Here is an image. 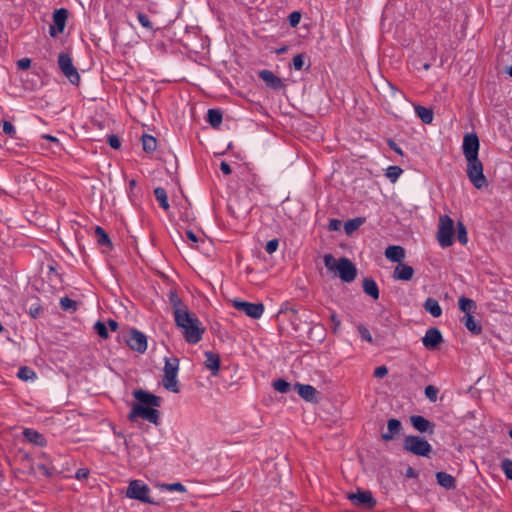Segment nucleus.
<instances>
[{"label": "nucleus", "mask_w": 512, "mask_h": 512, "mask_svg": "<svg viewBox=\"0 0 512 512\" xmlns=\"http://www.w3.org/2000/svg\"><path fill=\"white\" fill-rule=\"evenodd\" d=\"M133 397L137 402L133 403L132 409L128 414V420L134 422L137 418H142L158 425L160 412L156 407L161 406V398L142 389L134 390Z\"/></svg>", "instance_id": "f257e3e1"}, {"label": "nucleus", "mask_w": 512, "mask_h": 512, "mask_svg": "<svg viewBox=\"0 0 512 512\" xmlns=\"http://www.w3.org/2000/svg\"><path fill=\"white\" fill-rule=\"evenodd\" d=\"M174 320L187 343L196 344L202 339L205 328L201 326L199 319L195 315L189 311L182 314L177 313Z\"/></svg>", "instance_id": "f03ea898"}, {"label": "nucleus", "mask_w": 512, "mask_h": 512, "mask_svg": "<svg viewBox=\"0 0 512 512\" xmlns=\"http://www.w3.org/2000/svg\"><path fill=\"white\" fill-rule=\"evenodd\" d=\"M178 370L179 359L177 357H166L162 384L165 389L173 393L179 392V383L177 380Z\"/></svg>", "instance_id": "7ed1b4c3"}, {"label": "nucleus", "mask_w": 512, "mask_h": 512, "mask_svg": "<svg viewBox=\"0 0 512 512\" xmlns=\"http://www.w3.org/2000/svg\"><path fill=\"white\" fill-rule=\"evenodd\" d=\"M403 450L421 457H429L432 452L431 444L423 437L408 435L403 439Z\"/></svg>", "instance_id": "20e7f679"}, {"label": "nucleus", "mask_w": 512, "mask_h": 512, "mask_svg": "<svg viewBox=\"0 0 512 512\" xmlns=\"http://www.w3.org/2000/svg\"><path fill=\"white\" fill-rule=\"evenodd\" d=\"M467 176L476 189L488 186V180L483 173V164L479 158L467 159Z\"/></svg>", "instance_id": "39448f33"}, {"label": "nucleus", "mask_w": 512, "mask_h": 512, "mask_svg": "<svg viewBox=\"0 0 512 512\" xmlns=\"http://www.w3.org/2000/svg\"><path fill=\"white\" fill-rule=\"evenodd\" d=\"M454 222L448 215H442L439 218V228L437 239L442 247H449L453 244Z\"/></svg>", "instance_id": "423d86ee"}, {"label": "nucleus", "mask_w": 512, "mask_h": 512, "mask_svg": "<svg viewBox=\"0 0 512 512\" xmlns=\"http://www.w3.org/2000/svg\"><path fill=\"white\" fill-rule=\"evenodd\" d=\"M149 487L140 480H133L129 483L126 491V496L131 499L139 500L147 504H158L150 496Z\"/></svg>", "instance_id": "0eeeda50"}, {"label": "nucleus", "mask_w": 512, "mask_h": 512, "mask_svg": "<svg viewBox=\"0 0 512 512\" xmlns=\"http://www.w3.org/2000/svg\"><path fill=\"white\" fill-rule=\"evenodd\" d=\"M58 65L62 73L69 79L72 84L78 85L80 82V75L77 69L73 66L71 57L66 53H60L58 56Z\"/></svg>", "instance_id": "6e6552de"}, {"label": "nucleus", "mask_w": 512, "mask_h": 512, "mask_svg": "<svg viewBox=\"0 0 512 512\" xmlns=\"http://www.w3.org/2000/svg\"><path fill=\"white\" fill-rule=\"evenodd\" d=\"M232 304L235 309L245 313L252 319H259L264 313V305L262 303H250L240 300H233Z\"/></svg>", "instance_id": "1a4fd4ad"}, {"label": "nucleus", "mask_w": 512, "mask_h": 512, "mask_svg": "<svg viewBox=\"0 0 512 512\" xmlns=\"http://www.w3.org/2000/svg\"><path fill=\"white\" fill-rule=\"evenodd\" d=\"M339 277L342 281L350 283L357 276V269L355 265L345 257H342L337 262V270Z\"/></svg>", "instance_id": "9d476101"}, {"label": "nucleus", "mask_w": 512, "mask_h": 512, "mask_svg": "<svg viewBox=\"0 0 512 512\" xmlns=\"http://www.w3.org/2000/svg\"><path fill=\"white\" fill-rule=\"evenodd\" d=\"M347 498L355 505L371 509L376 505L372 493L367 490L358 489L357 493H348Z\"/></svg>", "instance_id": "9b49d317"}, {"label": "nucleus", "mask_w": 512, "mask_h": 512, "mask_svg": "<svg viewBox=\"0 0 512 512\" xmlns=\"http://www.w3.org/2000/svg\"><path fill=\"white\" fill-rule=\"evenodd\" d=\"M479 139L478 136L475 133H468L464 136L463 139V155L465 159H473V158H479Z\"/></svg>", "instance_id": "f8f14e48"}, {"label": "nucleus", "mask_w": 512, "mask_h": 512, "mask_svg": "<svg viewBox=\"0 0 512 512\" xmlns=\"http://www.w3.org/2000/svg\"><path fill=\"white\" fill-rule=\"evenodd\" d=\"M126 343L132 350L139 353H144L147 349L146 336L136 329H131L129 337L126 339Z\"/></svg>", "instance_id": "ddd939ff"}, {"label": "nucleus", "mask_w": 512, "mask_h": 512, "mask_svg": "<svg viewBox=\"0 0 512 512\" xmlns=\"http://www.w3.org/2000/svg\"><path fill=\"white\" fill-rule=\"evenodd\" d=\"M443 342V336L438 328H429L425 336L422 338V343L428 350H435Z\"/></svg>", "instance_id": "4468645a"}, {"label": "nucleus", "mask_w": 512, "mask_h": 512, "mask_svg": "<svg viewBox=\"0 0 512 512\" xmlns=\"http://www.w3.org/2000/svg\"><path fill=\"white\" fill-rule=\"evenodd\" d=\"M68 12L66 9L61 8L55 10L53 13V25L50 26V35L56 37L57 34L62 33L65 28Z\"/></svg>", "instance_id": "2eb2a0df"}, {"label": "nucleus", "mask_w": 512, "mask_h": 512, "mask_svg": "<svg viewBox=\"0 0 512 512\" xmlns=\"http://www.w3.org/2000/svg\"><path fill=\"white\" fill-rule=\"evenodd\" d=\"M294 390L297 391L299 396L305 401L317 403L319 392L311 385L296 383Z\"/></svg>", "instance_id": "dca6fc26"}, {"label": "nucleus", "mask_w": 512, "mask_h": 512, "mask_svg": "<svg viewBox=\"0 0 512 512\" xmlns=\"http://www.w3.org/2000/svg\"><path fill=\"white\" fill-rule=\"evenodd\" d=\"M410 422L412 426L420 433L432 434L434 432L435 424L427 420L423 416L412 415L410 417Z\"/></svg>", "instance_id": "f3484780"}, {"label": "nucleus", "mask_w": 512, "mask_h": 512, "mask_svg": "<svg viewBox=\"0 0 512 512\" xmlns=\"http://www.w3.org/2000/svg\"><path fill=\"white\" fill-rule=\"evenodd\" d=\"M259 77L265 82V84L274 90H280L285 88V84L270 70H262L259 72Z\"/></svg>", "instance_id": "a211bd4d"}, {"label": "nucleus", "mask_w": 512, "mask_h": 512, "mask_svg": "<svg viewBox=\"0 0 512 512\" xmlns=\"http://www.w3.org/2000/svg\"><path fill=\"white\" fill-rule=\"evenodd\" d=\"M402 430V423L400 420L396 418H391L387 422V432L383 433L381 435L382 440L384 441H391L393 440L397 435L400 434Z\"/></svg>", "instance_id": "6ab92c4d"}, {"label": "nucleus", "mask_w": 512, "mask_h": 512, "mask_svg": "<svg viewBox=\"0 0 512 512\" xmlns=\"http://www.w3.org/2000/svg\"><path fill=\"white\" fill-rule=\"evenodd\" d=\"M413 275V267L405 263H399L393 271V278L395 280L410 281Z\"/></svg>", "instance_id": "aec40b11"}, {"label": "nucleus", "mask_w": 512, "mask_h": 512, "mask_svg": "<svg viewBox=\"0 0 512 512\" xmlns=\"http://www.w3.org/2000/svg\"><path fill=\"white\" fill-rule=\"evenodd\" d=\"M206 360L205 367L211 371V375L216 376L220 368V357L217 353L207 351L205 352Z\"/></svg>", "instance_id": "412c9836"}, {"label": "nucleus", "mask_w": 512, "mask_h": 512, "mask_svg": "<svg viewBox=\"0 0 512 512\" xmlns=\"http://www.w3.org/2000/svg\"><path fill=\"white\" fill-rule=\"evenodd\" d=\"M385 256L392 262L402 263V260L405 258V250L403 247L398 245L388 246L385 250Z\"/></svg>", "instance_id": "4be33fe9"}, {"label": "nucleus", "mask_w": 512, "mask_h": 512, "mask_svg": "<svg viewBox=\"0 0 512 512\" xmlns=\"http://www.w3.org/2000/svg\"><path fill=\"white\" fill-rule=\"evenodd\" d=\"M169 302L173 308V315L174 317L177 315V313H184L189 311L187 306L183 303V301L179 298L176 291H170L169 293Z\"/></svg>", "instance_id": "5701e85b"}, {"label": "nucleus", "mask_w": 512, "mask_h": 512, "mask_svg": "<svg viewBox=\"0 0 512 512\" xmlns=\"http://www.w3.org/2000/svg\"><path fill=\"white\" fill-rule=\"evenodd\" d=\"M363 291L374 300L379 298V289L377 283L372 278H365L362 283Z\"/></svg>", "instance_id": "b1692460"}, {"label": "nucleus", "mask_w": 512, "mask_h": 512, "mask_svg": "<svg viewBox=\"0 0 512 512\" xmlns=\"http://www.w3.org/2000/svg\"><path fill=\"white\" fill-rule=\"evenodd\" d=\"M437 483L445 489H454L456 487L455 478L446 472L436 473Z\"/></svg>", "instance_id": "393cba45"}, {"label": "nucleus", "mask_w": 512, "mask_h": 512, "mask_svg": "<svg viewBox=\"0 0 512 512\" xmlns=\"http://www.w3.org/2000/svg\"><path fill=\"white\" fill-rule=\"evenodd\" d=\"M425 311L430 313L433 317H440L442 314V308L439 305V302L434 298H427L423 304Z\"/></svg>", "instance_id": "a878e982"}, {"label": "nucleus", "mask_w": 512, "mask_h": 512, "mask_svg": "<svg viewBox=\"0 0 512 512\" xmlns=\"http://www.w3.org/2000/svg\"><path fill=\"white\" fill-rule=\"evenodd\" d=\"M24 437L31 443L44 446L45 438L42 434L38 433L36 430L26 428L23 431Z\"/></svg>", "instance_id": "bb28decb"}, {"label": "nucleus", "mask_w": 512, "mask_h": 512, "mask_svg": "<svg viewBox=\"0 0 512 512\" xmlns=\"http://www.w3.org/2000/svg\"><path fill=\"white\" fill-rule=\"evenodd\" d=\"M416 115L421 119V121L425 124H430L433 121L434 113L430 108H426L421 105H415Z\"/></svg>", "instance_id": "cd10ccee"}, {"label": "nucleus", "mask_w": 512, "mask_h": 512, "mask_svg": "<svg viewBox=\"0 0 512 512\" xmlns=\"http://www.w3.org/2000/svg\"><path fill=\"white\" fill-rule=\"evenodd\" d=\"M462 321L464 322L465 327L474 335H479L482 332L481 325L474 319L471 314L464 315Z\"/></svg>", "instance_id": "c85d7f7f"}, {"label": "nucleus", "mask_w": 512, "mask_h": 512, "mask_svg": "<svg viewBox=\"0 0 512 512\" xmlns=\"http://www.w3.org/2000/svg\"><path fill=\"white\" fill-rule=\"evenodd\" d=\"M459 309L465 313V315H470L471 312H474L476 309V303L467 297H460L458 301Z\"/></svg>", "instance_id": "c756f323"}, {"label": "nucleus", "mask_w": 512, "mask_h": 512, "mask_svg": "<svg viewBox=\"0 0 512 512\" xmlns=\"http://www.w3.org/2000/svg\"><path fill=\"white\" fill-rule=\"evenodd\" d=\"M222 112L218 109H209L207 113V121L213 128H218L222 123Z\"/></svg>", "instance_id": "7c9ffc66"}, {"label": "nucleus", "mask_w": 512, "mask_h": 512, "mask_svg": "<svg viewBox=\"0 0 512 512\" xmlns=\"http://www.w3.org/2000/svg\"><path fill=\"white\" fill-rule=\"evenodd\" d=\"M143 150L146 153H151L156 150L157 147V141L156 139L148 134H143L141 137Z\"/></svg>", "instance_id": "2f4dec72"}, {"label": "nucleus", "mask_w": 512, "mask_h": 512, "mask_svg": "<svg viewBox=\"0 0 512 512\" xmlns=\"http://www.w3.org/2000/svg\"><path fill=\"white\" fill-rule=\"evenodd\" d=\"M154 195H155L157 201L159 202L160 206L164 210H168L169 202H168V195H167L166 190L162 187H157L154 189Z\"/></svg>", "instance_id": "473e14b6"}, {"label": "nucleus", "mask_w": 512, "mask_h": 512, "mask_svg": "<svg viewBox=\"0 0 512 512\" xmlns=\"http://www.w3.org/2000/svg\"><path fill=\"white\" fill-rule=\"evenodd\" d=\"M95 235L97 237V242L99 245L112 247V242H111L108 234L105 232V230L102 227L96 226Z\"/></svg>", "instance_id": "72a5a7b5"}, {"label": "nucleus", "mask_w": 512, "mask_h": 512, "mask_svg": "<svg viewBox=\"0 0 512 512\" xmlns=\"http://www.w3.org/2000/svg\"><path fill=\"white\" fill-rule=\"evenodd\" d=\"M364 223L363 218H354L348 220L344 224V230L347 235H351L354 231H356L362 224Z\"/></svg>", "instance_id": "f704fd0d"}, {"label": "nucleus", "mask_w": 512, "mask_h": 512, "mask_svg": "<svg viewBox=\"0 0 512 512\" xmlns=\"http://www.w3.org/2000/svg\"><path fill=\"white\" fill-rule=\"evenodd\" d=\"M60 307L64 311H69L71 313L75 312L78 307V303L69 297H62L60 299Z\"/></svg>", "instance_id": "c9c22d12"}, {"label": "nucleus", "mask_w": 512, "mask_h": 512, "mask_svg": "<svg viewBox=\"0 0 512 512\" xmlns=\"http://www.w3.org/2000/svg\"><path fill=\"white\" fill-rule=\"evenodd\" d=\"M19 379L23 381L36 378V373L27 366L20 367L17 373Z\"/></svg>", "instance_id": "e433bc0d"}, {"label": "nucleus", "mask_w": 512, "mask_h": 512, "mask_svg": "<svg viewBox=\"0 0 512 512\" xmlns=\"http://www.w3.org/2000/svg\"><path fill=\"white\" fill-rule=\"evenodd\" d=\"M402 172L403 170L399 166H389L385 175L392 183H395Z\"/></svg>", "instance_id": "4c0bfd02"}, {"label": "nucleus", "mask_w": 512, "mask_h": 512, "mask_svg": "<svg viewBox=\"0 0 512 512\" xmlns=\"http://www.w3.org/2000/svg\"><path fill=\"white\" fill-rule=\"evenodd\" d=\"M457 239L462 245L468 242L467 230L461 221L457 222Z\"/></svg>", "instance_id": "58836bf2"}, {"label": "nucleus", "mask_w": 512, "mask_h": 512, "mask_svg": "<svg viewBox=\"0 0 512 512\" xmlns=\"http://www.w3.org/2000/svg\"><path fill=\"white\" fill-rule=\"evenodd\" d=\"M273 388L280 393H287L291 389V384L284 379H277L273 382Z\"/></svg>", "instance_id": "ea45409f"}, {"label": "nucleus", "mask_w": 512, "mask_h": 512, "mask_svg": "<svg viewBox=\"0 0 512 512\" xmlns=\"http://www.w3.org/2000/svg\"><path fill=\"white\" fill-rule=\"evenodd\" d=\"M323 260H324L325 267L329 271L335 272L337 270V262L332 254H325L323 257Z\"/></svg>", "instance_id": "a19ab883"}, {"label": "nucleus", "mask_w": 512, "mask_h": 512, "mask_svg": "<svg viewBox=\"0 0 512 512\" xmlns=\"http://www.w3.org/2000/svg\"><path fill=\"white\" fill-rule=\"evenodd\" d=\"M94 329L101 338L107 339L109 337L108 329L105 323L97 321L94 324Z\"/></svg>", "instance_id": "79ce46f5"}, {"label": "nucleus", "mask_w": 512, "mask_h": 512, "mask_svg": "<svg viewBox=\"0 0 512 512\" xmlns=\"http://www.w3.org/2000/svg\"><path fill=\"white\" fill-rule=\"evenodd\" d=\"M438 388L433 386V385H428L426 388H425V396L431 401V402H435L437 400V395H438Z\"/></svg>", "instance_id": "37998d69"}, {"label": "nucleus", "mask_w": 512, "mask_h": 512, "mask_svg": "<svg viewBox=\"0 0 512 512\" xmlns=\"http://www.w3.org/2000/svg\"><path fill=\"white\" fill-rule=\"evenodd\" d=\"M501 467L506 477L512 480V460L505 458L501 463Z\"/></svg>", "instance_id": "c03bdc74"}, {"label": "nucleus", "mask_w": 512, "mask_h": 512, "mask_svg": "<svg viewBox=\"0 0 512 512\" xmlns=\"http://www.w3.org/2000/svg\"><path fill=\"white\" fill-rule=\"evenodd\" d=\"M35 469L37 471H39L41 474H43V475H45L47 477L52 476L53 473H54V468L49 467V466H47L45 464L38 463V464L35 465Z\"/></svg>", "instance_id": "a18cd8bd"}, {"label": "nucleus", "mask_w": 512, "mask_h": 512, "mask_svg": "<svg viewBox=\"0 0 512 512\" xmlns=\"http://www.w3.org/2000/svg\"><path fill=\"white\" fill-rule=\"evenodd\" d=\"M358 331L360 333V336L363 340L367 341V342H372L373 339H372V335L370 333V331L368 330L367 327H365L364 325L360 324L358 325Z\"/></svg>", "instance_id": "49530a36"}, {"label": "nucleus", "mask_w": 512, "mask_h": 512, "mask_svg": "<svg viewBox=\"0 0 512 512\" xmlns=\"http://www.w3.org/2000/svg\"><path fill=\"white\" fill-rule=\"evenodd\" d=\"M137 18L143 27L147 29H153V24L146 14L140 12L138 13Z\"/></svg>", "instance_id": "de8ad7c7"}, {"label": "nucleus", "mask_w": 512, "mask_h": 512, "mask_svg": "<svg viewBox=\"0 0 512 512\" xmlns=\"http://www.w3.org/2000/svg\"><path fill=\"white\" fill-rule=\"evenodd\" d=\"M163 487L169 491H178V492H185L186 488L183 484L180 482L171 483V484H165Z\"/></svg>", "instance_id": "09e8293b"}, {"label": "nucleus", "mask_w": 512, "mask_h": 512, "mask_svg": "<svg viewBox=\"0 0 512 512\" xmlns=\"http://www.w3.org/2000/svg\"><path fill=\"white\" fill-rule=\"evenodd\" d=\"M107 143L110 145L111 148L113 149H119L121 147V141L120 139L112 134V135H109L107 137Z\"/></svg>", "instance_id": "8fccbe9b"}, {"label": "nucleus", "mask_w": 512, "mask_h": 512, "mask_svg": "<svg viewBox=\"0 0 512 512\" xmlns=\"http://www.w3.org/2000/svg\"><path fill=\"white\" fill-rule=\"evenodd\" d=\"M278 246H279L278 239H272V240L268 241L266 244V247H265L266 252L268 254H272L277 250Z\"/></svg>", "instance_id": "3c124183"}, {"label": "nucleus", "mask_w": 512, "mask_h": 512, "mask_svg": "<svg viewBox=\"0 0 512 512\" xmlns=\"http://www.w3.org/2000/svg\"><path fill=\"white\" fill-rule=\"evenodd\" d=\"M331 322H332V332L334 334H337L339 332L341 321L338 319L337 315L335 313H332L331 316Z\"/></svg>", "instance_id": "603ef678"}, {"label": "nucleus", "mask_w": 512, "mask_h": 512, "mask_svg": "<svg viewBox=\"0 0 512 512\" xmlns=\"http://www.w3.org/2000/svg\"><path fill=\"white\" fill-rule=\"evenodd\" d=\"M293 66L296 70H301L304 66V57L302 54H297L293 58Z\"/></svg>", "instance_id": "864d4df0"}, {"label": "nucleus", "mask_w": 512, "mask_h": 512, "mask_svg": "<svg viewBox=\"0 0 512 512\" xmlns=\"http://www.w3.org/2000/svg\"><path fill=\"white\" fill-rule=\"evenodd\" d=\"M3 132L11 137H14V135L16 133L14 126L9 121H4Z\"/></svg>", "instance_id": "5fc2aeb1"}, {"label": "nucleus", "mask_w": 512, "mask_h": 512, "mask_svg": "<svg viewBox=\"0 0 512 512\" xmlns=\"http://www.w3.org/2000/svg\"><path fill=\"white\" fill-rule=\"evenodd\" d=\"M388 374V369L386 366L382 365V366H378L375 370H374V377L375 378H383L385 377L386 375Z\"/></svg>", "instance_id": "6e6d98bb"}, {"label": "nucleus", "mask_w": 512, "mask_h": 512, "mask_svg": "<svg viewBox=\"0 0 512 512\" xmlns=\"http://www.w3.org/2000/svg\"><path fill=\"white\" fill-rule=\"evenodd\" d=\"M300 19H301V14L298 11H294L289 15V23L293 27H295L299 24Z\"/></svg>", "instance_id": "4d7b16f0"}, {"label": "nucleus", "mask_w": 512, "mask_h": 512, "mask_svg": "<svg viewBox=\"0 0 512 512\" xmlns=\"http://www.w3.org/2000/svg\"><path fill=\"white\" fill-rule=\"evenodd\" d=\"M342 222L338 219H330L328 228L330 231H338L341 228Z\"/></svg>", "instance_id": "13d9d810"}, {"label": "nucleus", "mask_w": 512, "mask_h": 512, "mask_svg": "<svg viewBox=\"0 0 512 512\" xmlns=\"http://www.w3.org/2000/svg\"><path fill=\"white\" fill-rule=\"evenodd\" d=\"M18 68L21 70H26L31 66V60L29 58H22L17 62Z\"/></svg>", "instance_id": "bf43d9fd"}, {"label": "nucleus", "mask_w": 512, "mask_h": 512, "mask_svg": "<svg viewBox=\"0 0 512 512\" xmlns=\"http://www.w3.org/2000/svg\"><path fill=\"white\" fill-rule=\"evenodd\" d=\"M89 475V470L86 468H80L75 473V478L78 480L86 479Z\"/></svg>", "instance_id": "052dcab7"}, {"label": "nucleus", "mask_w": 512, "mask_h": 512, "mask_svg": "<svg viewBox=\"0 0 512 512\" xmlns=\"http://www.w3.org/2000/svg\"><path fill=\"white\" fill-rule=\"evenodd\" d=\"M42 312V308L39 306V305H32L30 308H29V314L33 317V318H36L40 315V313Z\"/></svg>", "instance_id": "680f3d73"}, {"label": "nucleus", "mask_w": 512, "mask_h": 512, "mask_svg": "<svg viewBox=\"0 0 512 512\" xmlns=\"http://www.w3.org/2000/svg\"><path fill=\"white\" fill-rule=\"evenodd\" d=\"M389 147L399 155H403L401 148L391 139L387 140Z\"/></svg>", "instance_id": "e2e57ef3"}, {"label": "nucleus", "mask_w": 512, "mask_h": 512, "mask_svg": "<svg viewBox=\"0 0 512 512\" xmlns=\"http://www.w3.org/2000/svg\"><path fill=\"white\" fill-rule=\"evenodd\" d=\"M220 169H221L222 173L225 175H229L232 172L230 165L225 161L221 162Z\"/></svg>", "instance_id": "0e129e2a"}, {"label": "nucleus", "mask_w": 512, "mask_h": 512, "mask_svg": "<svg viewBox=\"0 0 512 512\" xmlns=\"http://www.w3.org/2000/svg\"><path fill=\"white\" fill-rule=\"evenodd\" d=\"M186 235H187V238L194 243H197L199 241V238L192 230H187Z\"/></svg>", "instance_id": "69168bd1"}, {"label": "nucleus", "mask_w": 512, "mask_h": 512, "mask_svg": "<svg viewBox=\"0 0 512 512\" xmlns=\"http://www.w3.org/2000/svg\"><path fill=\"white\" fill-rule=\"evenodd\" d=\"M405 475L408 478H416L418 477V472L414 468L408 467Z\"/></svg>", "instance_id": "338daca9"}, {"label": "nucleus", "mask_w": 512, "mask_h": 512, "mask_svg": "<svg viewBox=\"0 0 512 512\" xmlns=\"http://www.w3.org/2000/svg\"><path fill=\"white\" fill-rule=\"evenodd\" d=\"M108 326H109L111 331H116L117 328H118V323L115 320H113V319H109L108 320Z\"/></svg>", "instance_id": "774afa93"}]
</instances>
